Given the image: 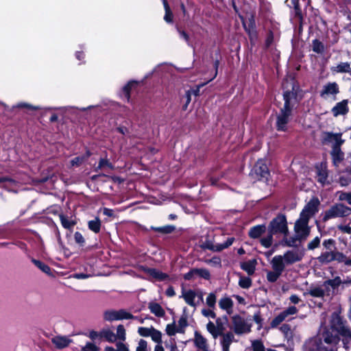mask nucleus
<instances>
[{
	"label": "nucleus",
	"instance_id": "nucleus-1",
	"mask_svg": "<svg viewBox=\"0 0 351 351\" xmlns=\"http://www.w3.org/2000/svg\"><path fill=\"white\" fill-rule=\"evenodd\" d=\"M283 87L285 89L283 94L285 104L276 117V128L278 130L281 131L287 130L292 117L293 109L302 97L298 86L295 84L293 79L284 82Z\"/></svg>",
	"mask_w": 351,
	"mask_h": 351
},
{
	"label": "nucleus",
	"instance_id": "nucleus-2",
	"mask_svg": "<svg viewBox=\"0 0 351 351\" xmlns=\"http://www.w3.org/2000/svg\"><path fill=\"white\" fill-rule=\"evenodd\" d=\"M339 335L351 340V330L337 314L332 315L330 328H325L322 334V339L325 343L336 346L339 342Z\"/></svg>",
	"mask_w": 351,
	"mask_h": 351
},
{
	"label": "nucleus",
	"instance_id": "nucleus-3",
	"mask_svg": "<svg viewBox=\"0 0 351 351\" xmlns=\"http://www.w3.org/2000/svg\"><path fill=\"white\" fill-rule=\"evenodd\" d=\"M232 326L234 333L238 335L247 334L251 331L252 324L248 320L245 319L240 315H235L231 317Z\"/></svg>",
	"mask_w": 351,
	"mask_h": 351
},
{
	"label": "nucleus",
	"instance_id": "nucleus-4",
	"mask_svg": "<svg viewBox=\"0 0 351 351\" xmlns=\"http://www.w3.org/2000/svg\"><path fill=\"white\" fill-rule=\"evenodd\" d=\"M351 214V208L343 204H337L327 210L323 217V220L326 221L332 218L343 217Z\"/></svg>",
	"mask_w": 351,
	"mask_h": 351
},
{
	"label": "nucleus",
	"instance_id": "nucleus-5",
	"mask_svg": "<svg viewBox=\"0 0 351 351\" xmlns=\"http://www.w3.org/2000/svg\"><path fill=\"white\" fill-rule=\"evenodd\" d=\"M268 228L269 232L273 234L282 233L286 236L288 233L286 217L284 215L277 216L270 222Z\"/></svg>",
	"mask_w": 351,
	"mask_h": 351
},
{
	"label": "nucleus",
	"instance_id": "nucleus-6",
	"mask_svg": "<svg viewBox=\"0 0 351 351\" xmlns=\"http://www.w3.org/2000/svg\"><path fill=\"white\" fill-rule=\"evenodd\" d=\"M134 317L129 312L123 309L118 311L108 310L104 312V319L108 322L119 321L122 319H131Z\"/></svg>",
	"mask_w": 351,
	"mask_h": 351
},
{
	"label": "nucleus",
	"instance_id": "nucleus-7",
	"mask_svg": "<svg viewBox=\"0 0 351 351\" xmlns=\"http://www.w3.org/2000/svg\"><path fill=\"white\" fill-rule=\"evenodd\" d=\"M303 217L300 216L294 226L297 239H305L310 234V228L308 226L309 220Z\"/></svg>",
	"mask_w": 351,
	"mask_h": 351
},
{
	"label": "nucleus",
	"instance_id": "nucleus-8",
	"mask_svg": "<svg viewBox=\"0 0 351 351\" xmlns=\"http://www.w3.org/2000/svg\"><path fill=\"white\" fill-rule=\"evenodd\" d=\"M287 265L300 261L304 257V252L298 249L288 250L281 255Z\"/></svg>",
	"mask_w": 351,
	"mask_h": 351
},
{
	"label": "nucleus",
	"instance_id": "nucleus-9",
	"mask_svg": "<svg viewBox=\"0 0 351 351\" xmlns=\"http://www.w3.org/2000/svg\"><path fill=\"white\" fill-rule=\"evenodd\" d=\"M319 204V201L317 198H313L309 201V202L305 206L304 209L300 213V217H304L306 219H308L312 217L318 210V206Z\"/></svg>",
	"mask_w": 351,
	"mask_h": 351
},
{
	"label": "nucleus",
	"instance_id": "nucleus-10",
	"mask_svg": "<svg viewBox=\"0 0 351 351\" xmlns=\"http://www.w3.org/2000/svg\"><path fill=\"white\" fill-rule=\"evenodd\" d=\"M298 313V309L295 306H291L278 314L271 322V326L275 328L281 324L283 321L288 319L291 315H295Z\"/></svg>",
	"mask_w": 351,
	"mask_h": 351
},
{
	"label": "nucleus",
	"instance_id": "nucleus-11",
	"mask_svg": "<svg viewBox=\"0 0 351 351\" xmlns=\"http://www.w3.org/2000/svg\"><path fill=\"white\" fill-rule=\"evenodd\" d=\"M234 241L233 237L228 238L227 241L221 244H214L213 241L207 240L202 245L204 249H208L213 252H220L230 246Z\"/></svg>",
	"mask_w": 351,
	"mask_h": 351
},
{
	"label": "nucleus",
	"instance_id": "nucleus-12",
	"mask_svg": "<svg viewBox=\"0 0 351 351\" xmlns=\"http://www.w3.org/2000/svg\"><path fill=\"white\" fill-rule=\"evenodd\" d=\"M339 92L338 84L336 82H329L323 86V89L320 92V96L327 99L330 97H335Z\"/></svg>",
	"mask_w": 351,
	"mask_h": 351
},
{
	"label": "nucleus",
	"instance_id": "nucleus-13",
	"mask_svg": "<svg viewBox=\"0 0 351 351\" xmlns=\"http://www.w3.org/2000/svg\"><path fill=\"white\" fill-rule=\"evenodd\" d=\"M349 111L348 108V100L343 99L340 102L336 104V105L331 109V112L334 117H338L339 115H345Z\"/></svg>",
	"mask_w": 351,
	"mask_h": 351
},
{
	"label": "nucleus",
	"instance_id": "nucleus-14",
	"mask_svg": "<svg viewBox=\"0 0 351 351\" xmlns=\"http://www.w3.org/2000/svg\"><path fill=\"white\" fill-rule=\"evenodd\" d=\"M198 295V293L196 291L191 289H182L181 298H182L185 302L189 306L195 308L197 304L195 301V298Z\"/></svg>",
	"mask_w": 351,
	"mask_h": 351
},
{
	"label": "nucleus",
	"instance_id": "nucleus-15",
	"mask_svg": "<svg viewBox=\"0 0 351 351\" xmlns=\"http://www.w3.org/2000/svg\"><path fill=\"white\" fill-rule=\"evenodd\" d=\"M272 269L277 271L281 274L284 271L287 263L281 255H276L272 258L270 261Z\"/></svg>",
	"mask_w": 351,
	"mask_h": 351
},
{
	"label": "nucleus",
	"instance_id": "nucleus-16",
	"mask_svg": "<svg viewBox=\"0 0 351 351\" xmlns=\"http://www.w3.org/2000/svg\"><path fill=\"white\" fill-rule=\"evenodd\" d=\"M268 168L262 159L257 161L256 164L252 169V173H255L257 177L264 178L268 174Z\"/></svg>",
	"mask_w": 351,
	"mask_h": 351
},
{
	"label": "nucleus",
	"instance_id": "nucleus-17",
	"mask_svg": "<svg viewBox=\"0 0 351 351\" xmlns=\"http://www.w3.org/2000/svg\"><path fill=\"white\" fill-rule=\"evenodd\" d=\"M51 342L57 348L63 349L71 343V340L66 337L56 336L51 339Z\"/></svg>",
	"mask_w": 351,
	"mask_h": 351
},
{
	"label": "nucleus",
	"instance_id": "nucleus-18",
	"mask_svg": "<svg viewBox=\"0 0 351 351\" xmlns=\"http://www.w3.org/2000/svg\"><path fill=\"white\" fill-rule=\"evenodd\" d=\"M193 342L195 346L202 351L208 349L207 340L197 331L195 332Z\"/></svg>",
	"mask_w": 351,
	"mask_h": 351
},
{
	"label": "nucleus",
	"instance_id": "nucleus-19",
	"mask_svg": "<svg viewBox=\"0 0 351 351\" xmlns=\"http://www.w3.org/2000/svg\"><path fill=\"white\" fill-rule=\"evenodd\" d=\"M234 339V336L231 332L222 334L221 346L223 351H229L230 346Z\"/></svg>",
	"mask_w": 351,
	"mask_h": 351
},
{
	"label": "nucleus",
	"instance_id": "nucleus-20",
	"mask_svg": "<svg viewBox=\"0 0 351 351\" xmlns=\"http://www.w3.org/2000/svg\"><path fill=\"white\" fill-rule=\"evenodd\" d=\"M219 307L225 310L228 314H231L232 313V307H233V301L228 297H224L219 300Z\"/></svg>",
	"mask_w": 351,
	"mask_h": 351
},
{
	"label": "nucleus",
	"instance_id": "nucleus-21",
	"mask_svg": "<svg viewBox=\"0 0 351 351\" xmlns=\"http://www.w3.org/2000/svg\"><path fill=\"white\" fill-rule=\"evenodd\" d=\"M266 230L264 225L256 226L250 228L249 235L251 238L257 239L260 237Z\"/></svg>",
	"mask_w": 351,
	"mask_h": 351
},
{
	"label": "nucleus",
	"instance_id": "nucleus-22",
	"mask_svg": "<svg viewBox=\"0 0 351 351\" xmlns=\"http://www.w3.org/2000/svg\"><path fill=\"white\" fill-rule=\"evenodd\" d=\"M148 308L151 313L154 314L157 317H163L165 314L164 309L158 303L150 302L148 305Z\"/></svg>",
	"mask_w": 351,
	"mask_h": 351
},
{
	"label": "nucleus",
	"instance_id": "nucleus-23",
	"mask_svg": "<svg viewBox=\"0 0 351 351\" xmlns=\"http://www.w3.org/2000/svg\"><path fill=\"white\" fill-rule=\"evenodd\" d=\"M256 265V261L254 259L242 263L241 267L245 271L248 275H252L255 271Z\"/></svg>",
	"mask_w": 351,
	"mask_h": 351
},
{
	"label": "nucleus",
	"instance_id": "nucleus-24",
	"mask_svg": "<svg viewBox=\"0 0 351 351\" xmlns=\"http://www.w3.org/2000/svg\"><path fill=\"white\" fill-rule=\"evenodd\" d=\"M334 165L337 166L339 163L343 160V154L341 151L340 147H333L331 152Z\"/></svg>",
	"mask_w": 351,
	"mask_h": 351
},
{
	"label": "nucleus",
	"instance_id": "nucleus-25",
	"mask_svg": "<svg viewBox=\"0 0 351 351\" xmlns=\"http://www.w3.org/2000/svg\"><path fill=\"white\" fill-rule=\"evenodd\" d=\"M328 140L333 143V147H340L343 141L341 139V135L340 134H328Z\"/></svg>",
	"mask_w": 351,
	"mask_h": 351
},
{
	"label": "nucleus",
	"instance_id": "nucleus-26",
	"mask_svg": "<svg viewBox=\"0 0 351 351\" xmlns=\"http://www.w3.org/2000/svg\"><path fill=\"white\" fill-rule=\"evenodd\" d=\"M136 84H137V82L136 81H130L123 88V90H122L123 97H124L128 101H130V90H131L132 88Z\"/></svg>",
	"mask_w": 351,
	"mask_h": 351
},
{
	"label": "nucleus",
	"instance_id": "nucleus-27",
	"mask_svg": "<svg viewBox=\"0 0 351 351\" xmlns=\"http://www.w3.org/2000/svg\"><path fill=\"white\" fill-rule=\"evenodd\" d=\"M318 260L322 263H328L334 261V252H326L322 253L318 257Z\"/></svg>",
	"mask_w": 351,
	"mask_h": 351
},
{
	"label": "nucleus",
	"instance_id": "nucleus-28",
	"mask_svg": "<svg viewBox=\"0 0 351 351\" xmlns=\"http://www.w3.org/2000/svg\"><path fill=\"white\" fill-rule=\"evenodd\" d=\"M237 275L239 277V285L243 289H249L252 285L251 278L243 276L241 274H238Z\"/></svg>",
	"mask_w": 351,
	"mask_h": 351
},
{
	"label": "nucleus",
	"instance_id": "nucleus-29",
	"mask_svg": "<svg viewBox=\"0 0 351 351\" xmlns=\"http://www.w3.org/2000/svg\"><path fill=\"white\" fill-rule=\"evenodd\" d=\"M32 261L43 272L45 273L48 275L51 274V269L47 265L45 264L44 263H43L38 260L34 259V258H33L32 260Z\"/></svg>",
	"mask_w": 351,
	"mask_h": 351
},
{
	"label": "nucleus",
	"instance_id": "nucleus-30",
	"mask_svg": "<svg viewBox=\"0 0 351 351\" xmlns=\"http://www.w3.org/2000/svg\"><path fill=\"white\" fill-rule=\"evenodd\" d=\"M164 8L165 10V14L164 16V20L167 23H171L173 21V13L168 5L167 0H162Z\"/></svg>",
	"mask_w": 351,
	"mask_h": 351
},
{
	"label": "nucleus",
	"instance_id": "nucleus-31",
	"mask_svg": "<svg viewBox=\"0 0 351 351\" xmlns=\"http://www.w3.org/2000/svg\"><path fill=\"white\" fill-rule=\"evenodd\" d=\"M88 228L95 233H98L101 228V222L98 218L88 221Z\"/></svg>",
	"mask_w": 351,
	"mask_h": 351
},
{
	"label": "nucleus",
	"instance_id": "nucleus-32",
	"mask_svg": "<svg viewBox=\"0 0 351 351\" xmlns=\"http://www.w3.org/2000/svg\"><path fill=\"white\" fill-rule=\"evenodd\" d=\"M101 337H104L109 342H114L117 339L115 334L109 329L102 330Z\"/></svg>",
	"mask_w": 351,
	"mask_h": 351
},
{
	"label": "nucleus",
	"instance_id": "nucleus-33",
	"mask_svg": "<svg viewBox=\"0 0 351 351\" xmlns=\"http://www.w3.org/2000/svg\"><path fill=\"white\" fill-rule=\"evenodd\" d=\"M334 71L337 73H349L351 69L350 64L348 62H341L335 67Z\"/></svg>",
	"mask_w": 351,
	"mask_h": 351
},
{
	"label": "nucleus",
	"instance_id": "nucleus-34",
	"mask_svg": "<svg viewBox=\"0 0 351 351\" xmlns=\"http://www.w3.org/2000/svg\"><path fill=\"white\" fill-rule=\"evenodd\" d=\"M281 273L272 269L267 273V280L270 282H275L281 276Z\"/></svg>",
	"mask_w": 351,
	"mask_h": 351
},
{
	"label": "nucleus",
	"instance_id": "nucleus-35",
	"mask_svg": "<svg viewBox=\"0 0 351 351\" xmlns=\"http://www.w3.org/2000/svg\"><path fill=\"white\" fill-rule=\"evenodd\" d=\"M217 302V296L216 294L214 293H210L206 299V304L208 307L210 308H215V304Z\"/></svg>",
	"mask_w": 351,
	"mask_h": 351
},
{
	"label": "nucleus",
	"instance_id": "nucleus-36",
	"mask_svg": "<svg viewBox=\"0 0 351 351\" xmlns=\"http://www.w3.org/2000/svg\"><path fill=\"white\" fill-rule=\"evenodd\" d=\"M341 284H342V280L339 276L335 277L334 279L326 280V285H330L334 291Z\"/></svg>",
	"mask_w": 351,
	"mask_h": 351
},
{
	"label": "nucleus",
	"instance_id": "nucleus-37",
	"mask_svg": "<svg viewBox=\"0 0 351 351\" xmlns=\"http://www.w3.org/2000/svg\"><path fill=\"white\" fill-rule=\"evenodd\" d=\"M309 293L311 295L317 298H323L325 296L322 287L311 288L309 291Z\"/></svg>",
	"mask_w": 351,
	"mask_h": 351
},
{
	"label": "nucleus",
	"instance_id": "nucleus-38",
	"mask_svg": "<svg viewBox=\"0 0 351 351\" xmlns=\"http://www.w3.org/2000/svg\"><path fill=\"white\" fill-rule=\"evenodd\" d=\"M273 233L269 232V234L267 236L262 238L261 239V243L263 246L265 247H269L271 245L272 241H273Z\"/></svg>",
	"mask_w": 351,
	"mask_h": 351
},
{
	"label": "nucleus",
	"instance_id": "nucleus-39",
	"mask_svg": "<svg viewBox=\"0 0 351 351\" xmlns=\"http://www.w3.org/2000/svg\"><path fill=\"white\" fill-rule=\"evenodd\" d=\"M99 347L93 342H86L81 347L80 351H99Z\"/></svg>",
	"mask_w": 351,
	"mask_h": 351
},
{
	"label": "nucleus",
	"instance_id": "nucleus-40",
	"mask_svg": "<svg viewBox=\"0 0 351 351\" xmlns=\"http://www.w3.org/2000/svg\"><path fill=\"white\" fill-rule=\"evenodd\" d=\"M116 338L121 340L125 341L126 338L125 330L124 326L121 324L119 325L117 328V333L115 334Z\"/></svg>",
	"mask_w": 351,
	"mask_h": 351
},
{
	"label": "nucleus",
	"instance_id": "nucleus-41",
	"mask_svg": "<svg viewBox=\"0 0 351 351\" xmlns=\"http://www.w3.org/2000/svg\"><path fill=\"white\" fill-rule=\"evenodd\" d=\"M60 219L62 226L66 229H70L75 225V222L73 221L68 219L63 215H60Z\"/></svg>",
	"mask_w": 351,
	"mask_h": 351
},
{
	"label": "nucleus",
	"instance_id": "nucleus-42",
	"mask_svg": "<svg viewBox=\"0 0 351 351\" xmlns=\"http://www.w3.org/2000/svg\"><path fill=\"white\" fill-rule=\"evenodd\" d=\"M207 330L213 335L214 338H217L219 335L217 328L212 322H209L206 325Z\"/></svg>",
	"mask_w": 351,
	"mask_h": 351
},
{
	"label": "nucleus",
	"instance_id": "nucleus-43",
	"mask_svg": "<svg viewBox=\"0 0 351 351\" xmlns=\"http://www.w3.org/2000/svg\"><path fill=\"white\" fill-rule=\"evenodd\" d=\"M147 271L151 276L158 280H163L166 277L164 274L155 269H148Z\"/></svg>",
	"mask_w": 351,
	"mask_h": 351
},
{
	"label": "nucleus",
	"instance_id": "nucleus-44",
	"mask_svg": "<svg viewBox=\"0 0 351 351\" xmlns=\"http://www.w3.org/2000/svg\"><path fill=\"white\" fill-rule=\"evenodd\" d=\"M135 351H151L147 342L144 339H140L138 342Z\"/></svg>",
	"mask_w": 351,
	"mask_h": 351
},
{
	"label": "nucleus",
	"instance_id": "nucleus-45",
	"mask_svg": "<svg viewBox=\"0 0 351 351\" xmlns=\"http://www.w3.org/2000/svg\"><path fill=\"white\" fill-rule=\"evenodd\" d=\"M90 156V153L89 152H86V156H77L71 160V163L72 166H78L82 164L88 157Z\"/></svg>",
	"mask_w": 351,
	"mask_h": 351
},
{
	"label": "nucleus",
	"instance_id": "nucleus-46",
	"mask_svg": "<svg viewBox=\"0 0 351 351\" xmlns=\"http://www.w3.org/2000/svg\"><path fill=\"white\" fill-rule=\"evenodd\" d=\"M150 337L156 343H160L162 341V333L154 328H152Z\"/></svg>",
	"mask_w": 351,
	"mask_h": 351
},
{
	"label": "nucleus",
	"instance_id": "nucleus-47",
	"mask_svg": "<svg viewBox=\"0 0 351 351\" xmlns=\"http://www.w3.org/2000/svg\"><path fill=\"white\" fill-rule=\"evenodd\" d=\"M301 239H297L296 235L295 236V237H291V238H287L285 236L282 240V245L287 246V247H293L295 245V242L298 240H301Z\"/></svg>",
	"mask_w": 351,
	"mask_h": 351
},
{
	"label": "nucleus",
	"instance_id": "nucleus-48",
	"mask_svg": "<svg viewBox=\"0 0 351 351\" xmlns=\"http://www.w3.org/2000/svg\"><path fill=\"white\" fill-rule=\"evenodd\" d=\"M166 332L169 336H173L178 332V328L176 326L175 323L167 324L166 327Z\"/></svg>",
	"mask_w": 351,
	"mask_h": 351
},
{
	"label": "nucleus",
	"instance_id": "nucleus-49",
	"mask_svg": "<svg viewBox=\"0 0 351 351\" xmlns=\"http://www.w3.org/2000/svg\"><path fill=\"white\" fill-rule=\"evenodd\" d=\"M324 45L317 40H315L313 42V50L317 53H322L324 51Z\"/></svg>",
	"mask_w": 351,
	"mask_h": 351
},
{
	"label": "nucleus",
	"instance_id": "nucleus-50",
	"mask_svg": "<svg viewBox=\"0 0 351 351\" xmlns=\"http://www.w3.org/2000/svg\"><path fill=\"white\" fill-rule=\"evenodd\" d=\"M187 326V319L185 316H182L178 320V332L181 333L184 332V328Z\"/></svg>",
	"mask_w": 351,
	"mask_h": 351
},
{
	"label": "nucleus",
	"instance_id": "nucleus-51",
	"mask_svg": "<svg viewBox=\"0 0 351 351\" xmlns=\"http://www.w3.org/2000/svg\"><path fill=\"white\" fill-rule=\"evenodd\" d=\"M153 327L146 328V327H139L138 328V334L142 337H150L151 332L152 331Z\"/></svg>",
	"mask_w": 351,
	"mask_h": 351
},
{
	"label": "nucleus",
	"instance_id": "nucleus-52",
	"mask_svg": "<svg viewBox=\"0 0 351 351\" xmlns=\"http://www.w3.org/2000/svg\"><path fill=\"white\" fill-rule=\"evenodd\" d=\"M195 271L196 275H198L206 280H208L210 277V272L206 269H195Z\"/></svg>",
	"mask_w": 351,
	"mask_h": 351
},
{
	"label": "nucleus",
	"instance_id": "nucleus-53",
	"mask_svg": "<svg viewBox=\"0 0 351 351\" xmlns=\"http://www.w3.org/2000/svg\"><path fill=\"white\" fill-rule=\"evenodd\" d=\"M252 346L253 351H265V347L261 341L255 340L252 341Z\"/></svg>",
	"mask_w": 351,
	"mask_h": 351
},
{
	"label": "nucleus",
	"instance_id": "nucleus-54",
	"mask_svg": "<svg viewBox=\"0 0 351 351\" xmlns=\"http://www.w3.org/2000/svg\"><path fill=\"white\" fill-rule=\"evenodd\" d=\"M320 243V237H316L311 241L308 243L307 248L310 250H313L317 248Z\"/></svg>",
	"mask_w": 351,
	"mask_h": 351
},
{
	"label": "nucleus",
	"instance_id": "nucleus-55",
	"mask_svg": "<svg viewBox=\"0 0 351 351\" xmlns=\"http://www.w3.org/2000/svg\"><path fill=\"white\" fill-rule=\"evenodd\" d=\"M327 173L325 169H319L317 171V177H318V181L324 184L327 180Z\"/></svg>",
	"mask_w": 351,
	"mask_h": 351
},
{
	"label": "nucleus",
	"instance_id": "nucleus-56",
	"mask_svg": "<svg viewBox=\"0 0 351 351\" xmlns=\"http://www.w3.org/2000/svg\"><path fill=\"white\" fill-rule=\"evenodd\" d=\"M107 167L110 169H112L113 166L107 160L104 158L100 159L99 162V165L97 167V169H101L102 168Z\"/></svg>",
	"mask_w": 351,
	"mask_h": 351
},
{
	"label": "nucleus",
	"instance_id": "nucleus-57",
	"mask_svg": "<svg viewBox=\"0 0 351 351\" xmlns=\"http://www.w3.org/2000/svg\"><path fill=\"white\" fill-rule=\"evenodd\" d=\"M339 199L341 201H346L351 204V193H339Z\"/></svg>",
	"mask_w": 351,
	"mask_h": 351
},
{
	"label": "nucleus",
	"instance_id": "nucleus-58",
	"mask_svg": "<svg viewBox=\"0 0 351 351\" xmlns=\"http://www.w3.org/2000/svg\"><path fill=\"white\" fill-rule=\"evenodd\" d=\"M202 314L206 317L215 318L216 314L213 311V308H203L202 310Z\"/></svg>",
	"mask_w": 351,
	"mask_h": 351
},
{
	"label": "nucleus",
	"instance_id": "nucleus-59",
	"mask_svg": "<svg viewBox=\"0 0 351 351\" xmlns=\"http://www.w3.org/2000/svg\"><path fill=\"white\" fill-rule=\"evenodd\" d=\"M346 257L341 252H334V261H337L338 262L344 263L346 264Z\"/></svg>",
	"mask_w": 351,
	"mask_h": 351
},
{
	"label": "nucleus",
	"instance_id": "nucleus-60",
	"mask_svg": "<svg viewBox=\"0 0 351 351\" xmlns=\"http://www.w3.org/2000/svg\"><path fill=\"white\" fill-rule=\"evenodd\" d=\"M243 26L245 29V30L250 34H252L254 33V19H251L250 21H249V25H248V27L246 26V23L245 22L243 21Z\"/></svg>",
	"mask_w": 351,
	"mask_h": 351
},
{
	"label": "nucleus",
	"instance_id": "nucleus-61",
	"mask_svg": "<svg viewBox=\"0 0 351 351\" xmlns=\"http://www.w3.org/2000/svg\"><path fill=\"white\" fill-rule=\"evenodd\" d=\"M322 287L323 288V291H324L325 295L330 296L335 293V291L330 287V285H328V286L326 285V281H325L323 283V285H322Z\"/></svg>",
	"mask_w": 351,
	"mask_h": 351
},
{
	"label": "nucleus",
	"instance_id": "nucleus-62",
	"mask_svg": "<svg viewBox=\"0 0 351 351\" xmlns=\"http://www.w3.org/2000/svg\"><path fill=\"white\" fill-rule=\"evenodd\" d=\"M74 239L77 243L80 244V245H83L85 243V239L82 234L79 232H76L74 234Z\"/></svg>",
	"mask_w": 351,
	"mask_h": 351
},
{
	"label": "nucleus",
	"instance_id": "nucleus-63",
	"mask_svg": "<svg viewBox=\"0 0 351 351\" xmlns=\"http://www.w3.org/2000/svg\"><path fill=\"white\" fill-rule=\"evenodd\" d=\"M17 107L18 108H27L29 110H38L40 108L38 106H32V105H30L27 103H20V104H17Z\"/></svg>",
	"mask_w": 351,
	"mask_h": 351
},
{
	"label": "nucleus",
	"instance_id": "nucleus-64",
	"mask_svg": "<svg viewBox=\"0 0 351 351\" xmlns=\"http://www.w3.org/2000/svg\"><path fill=\"white\" fill-rule=\"evenodd\" d=\"M117 351H129L128 347L123 343L122 342H119L116 344Z\"/></svg>",
	"mask_w": 351,
	"mask_h": 351
}]
</instances>
